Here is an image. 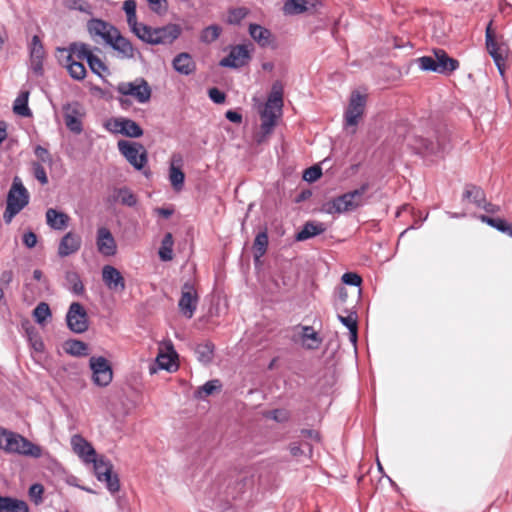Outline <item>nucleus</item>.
Segmentation results:
<instances>
[{
  "instance_id": "f257e3e1",
  "label": "nucleus",
  "mask_w": 512,
  "mask_h": 512,
  "mask_svg": "<svg viewBox=\"0 0 512 512\" xmlns=\"http://www.w3.org/2000/svg\"><path fill=\"white\" fill-rule=\"evenodd\" d=\"M0 449L6 453L40 458L42 448L24 436L0 427Z\"/></svg>"
},
{
  "instance_id": "f03ea898",
  "label": "nucleus",
  "mask_w": 512,
  "mask_h": 512,
  "mask_svg": "<svg viewBox=\"0 0 512 512\" xmlns=\"http://www.w3.org/2000/svg\"><path fill=\"white\" fill-rule=\"evenodd\" d=\"M367 189L368 185L363 184L358 189L337 196L325 202L321 207V211L330 215L353 211L363 204V195Z\"/></svg>"
},
{
  "instance_id": "7ed1b4c3",
  "label": "nucleus",
  "mask_w": 512,
  "mask_h": 512,
  "mask_svg": "<svg viewBox=\"0 0 512 512\" xmlns=\"http://www.w3.org/2000/svg\"><path fill=\"white\" fill-rule=\"evenodd\" d=\"M181 34V28L177 24L169 23L162 27H150L144 25L140 27L137 37L143 42L151 45L172 44Z\"/></svg>"
},
{
  "instance_id": "20e7f679",
  "label": "nucleus",
  "mask_w": 512,
  "mask_h": 512,
  "mask_svg": "<svg viewBox=\"0 0 512 512\" xmlns=\"http://www.w3.org/2000/svg\"><path fill=\"white\" fill-rule=\"evenodd\" d=\"M417 62L422 70L439 74H450L459 67L458 60L449 57L442 49L435 50L433 56L418 58Z\"/></svg>"
},
{
  "instance_id": "39448f33",
  "label": "nucleus",
  "mask_w": 512,
  "mask_h": 512,
  "mask_svg": "<svg viewBox=\"0 0 512 512\" xmlns=\"http://www.w3.org/2000/svg\"><path fill=\"white\" fill-rule=\"evenodd\" d=\"M119 152L136 170H142L148 162V154L145 147L138 142L120 140L117 143Z\"/></svg>"
},
{
  "instance_id": "423d86ee",
  "label": "nucleus",
  "mask_w": 512,
  "mask_h": 512,
  "mask_svg": "<svg viewBox=\"0 0 512 512\" xmlns=\"http://www.w3.org/2000/svg\"><path fill=\"white\" fill-rule=\"evenodd\" d=\"M116 91L123 96L132 97L140 104L147 103L152 94L148 82L142 77H138L131 82L118 83Z\"/></svg>"
},
{
  "instance_id": "0eeeda50",
  "label": "nucleus",
  "mask_w": 512,
  "mask_h": 512,
  "mask_svg": "<svg viewBox=\"0 0 512 512\" xmlns=\"http://www.w3.org/2000/svg\"><path fill=\"white\" fill-rule=\"evenodd\" d=\"M90 463L93 464L94 474L97 480L104 482L109 492L116 493L120 490L119 478L117 474L112 472L113 465L109 460L104 457H97L96 455Z\"/></svg>"
},
{
  "instance_id": "6e6552de",
  "label": "nucleus",
  "mask_w": 512,
  "mask_h": 512,
  "mask_svg": "<svg viewBox=\"0 0 512 512\" xmlns=\"http://www.w3.org/2000/svg\"><path fill=\"white\" fill-rule=\"evenodd\" d=\"M407 142L414 152L420 155H438L446 148L445 139L440 137L433 141L422 136H412L407 138Z\"/></svg>"
},
{
  "instance_id": "1a4fd4ad",
  "label": "nucleus",
  "mask_w": 512,
  "mask_h": 512,
  "mask_svg": "<svg viewBox=\"0 0 512 512\" xmlns=\"http://www.w3.org/2000/svg\"><path fill=\"white\" fill-rule=\"evenodd\" d=\"M492 22H490L486 28L485 43L486 48L490 56L492 57L495 65L497 66L501 75L504 73L505 60L508 53V47L505 43H498L493 35Z\"/></svg>"
},
{
  "instance_id": "9d476101",
  "label": "nucleus",
  "mask_w": 512,
  "mask_h": 512,
  "mask_svg": "<svg viewBox=\"0 0 512 512\" xmlns=\"http://www.w3.org/2000/svg\"><path fill=\"white\" fill-rule=\"evenodd\" d=\"M93 382L100 386H108L113 379V371L108 360L103 356H92L89 360Z\"/></svg>"
},
{
  "instance_id": "9b49d317",
  "label": "nucleus",
  "mask_w": 512,
  "mask_h": 512,
  "mask_svg": "<svg viewBox=\"0 0 512 512\" xmlns=\"http://www.w3.org/2000/svg\"><path fill=\"white\" fill-rule=\"evenodd\" d=\"M66 322L68 328L74 333L81 334L88 330V315L81 303H71L66 314Z\"/></svg>"
},
{
  "instance_id": "f8f14e48",
  "label": "nucleus",
  "mask_w": 512,
  "mask_h": 512,
  "mask_svg": "<svg viewBox=\"0 0 512 512\" xmlns=\"http://www.w3.org/2000/svg\"><path fill=\"white\" fill-rule=\"evenodd\" d=\"M199 297L193 284L185 282L181 289V297L178 302V308L182 315L191 319L197 310Z\"/></svg>"
},
{
  "instance_id": "ddd939ff",
  "label": "nucleus",
  "mask_w": 512,
  "mask_h": 512,
  "mask_svg": "<svg viewBox=\"0 0 512 512\" xmlns=\"http://www.w3.org/2000/svg\"><path fill=\"white\" fill-rule=\"evenodd\" d=\"M250 58V52L246 45L231 46L228 55L220 60L219 66L234 69L241 68L249 62Z\"/></svg>"
},
{
  "instance_id": "4468645a",
  "label": "nucleus",
  "mask_w": 512,
  "mask_h": 512,
  "mask_svg": "<svg viewBox=\"0 0 512 512\" xmlns=\"http://www.w3.org/2000/svg\"><path fill=\"white\" fill-rule=\"evenodd\" d=\"M87 30L93 39L99 37L108 44V42H111L114 33L117 32L118 29L107 21L92 18L87 22Z\"/></svg>"
},
{
  "instance_id": "2eb2a0df",
  "label": "nucleus",
  "mask_w": 512,
  "mask_h": 512,
  "mask_svg": "<svg viewBox=\"0 0 512 512\" xmlns=\"http://www.w3.org/2000/svg\"><path fill=\"white\" fill-rule=\"evenodd\" d=\"M365 104L366 96L358 92L352 93L349 105L345 111V122L347 126H355L358 124L364 112Z\"/></svg>"
},
{
  "instance_id": "dca6fc26",
  "label": "nucleus",
  "mask_w": 512,
  "mask_h": 512,
  "mask_svg": "<svg viewBox=\"0 0 512 512\" xmlns=\"http://www.w3.org/2000/svg\"><path fill=\"white\" fill-rule=\"evenodd\" d=\"M64 121L66 127L75 134L83 131L82 117L83 113L79 103L67 104L64 106Z\"/></svg>"
},
{
  "instance_id": "f3484780",
  "label": "nucleus",
  "mask_w": 512,
  "mask_h": 512,
  "mask_svg": "<svg viewBox=\"0 0 512 512\" xmlns=\"http://www.w3.org/2000/svg\"><path fill=\"white\" fill-rule=\"evenodd\" d=\"M102 281L113 292H123L126 288L125 279L121 272L112 265L103 266Z\"/></svg>"
},
{
  "instance_id": "a211bd4d",
  "label": "nucleus",
  "mask_w": 512,
  "mask_h": 512,
  "mask_svg": "<svg viewBox=\"0 0 512 512\" xmlns=\"http://www.w3.org/2000/svg\"><path fill=\"white\" fill-rule=\"evenodd\" d=\"M96 246L98 252L103 256L111 257L117 253L116 241L110 230L106 227L98 228L96 236Z\"/></svg>"
},
{
  "instance_id": "6ab92c4d",
  "label": "nucleus",
  "mask_w": 512,
  "mask_h": 512,
  "mask_svg": "<svg viewBox=\"0 0 512 512\" xmlns=\"http://www.w3.org/2000/svg\"><path fill=\"white\" fill-rule=\"evenodd\" d=\"M321 5V0H285L283 13L285 15H299L311 12Z\"/></svg>"
},
{
  "instance_id": "aec40b11",
  "label": "nucleus",
  "mask_w": 512,
  "mask_h": 512,
  "mask_svg": "<svg viewBox=\"0 0 512 512\" xmlns=\"http://www.w3.org/2000/svg\"><path fill=\"white\" fill-rule=\"evenodd\" d=\"M107 45L115 50L119 57L124 59L134 58L137 52L132 43L127 38L122 36L119 30L114 33L111 42H108Z\"/></svg>"
},
{
  "instance_id": "412c9836",
  "label": "nucleus",
  "mask_w": 512,
  "mask_h": 512,
  "mask_svg": "<svg viewBox=\"0 0 512 512\" xmlns=\"http://www.w3.org/2000/svg\"><path fill=\"white\" fill-rule=\"evenodd\" d=\"M71 446L74 453L85 463L93 461V457L96 456V451L93 446L79 434H75L71 437Z\"/></svg>"
},
{
  "instance_id": "4be33fe9",
  "label": "nucleus",
  "mask_w": 512,
  "mask_h": 512,
  "mask_svg": "<svg viewBox=\"0 0 512 512\" xmlns=\"http://www.w3.org/2000/svg\"><path fill=\"white\" fill-rule=\"evenodd\" d=\"M282 108H276L274 105L266 104L261 111V132L264 136L272 133L277 118L280 116Z\"/></svg>"
},
{
  "instance_id": "5701e85b",
  "label": "nucleus",
  "mask_w": 512,
  "mask_h": 512,
  "mask_svg": "<svg viewBox=\"0 0 512 512\" xmlns=\"http://www.w3.org/2000/svg\"><path fill=\"white\" fill-rule=\"evenodd\" d=\"M81 244V237L70 231L61 238L58 246V255L62 258L70 256L81 248Z\"/></svg>"
},
{
  "instance_id": "b1692460",
  "label": "nucleus",
  "mask_w": 512,
  "mask_h": 512,
  "mask_svg": "<svg viewBox=\"0 0 512 512\" xmlns=\"http://www.w3.org/2000/svg\"><path fill=\"white\" fill-rule=\"evenodd\" d=\"M57 53L59 55H72V58L75 56L78 60H88L89 56L93 53L91 52L89 45L82 42H73L68 47L57 48Z\"/></svg>"
},
{
  "instance_id": "393cba45",
  "label": "nucleus",
  "mask_w": 512,
  "mask_h": 512,
  "mask_svg": "<svg viewBox=\"0 0 512 512\" xmlns=\"http://www.w3.org/2000/svg\"><path fill=\"white\" fill-rule=\"evenodd\" d=\"M172 65L176 72L185 76L192 74L196 69V64L191 55L186 52H182L175 56Z\"/></svg>"
},
{
  "instance_id": "a878e982",
  "label": "nucleus",
  "mask_w": 512,
  "mask_h": 512,
  "mask_svg": "<svg viewBox=\"0 0 512 512\" xmlns=\"http://www.w3.org/2000/svg\"><path fill=\"white\" fill-rule=\"evenodd\" d=\"M108 202H119L124 206L134 207L137 204V197L128 187L114 188L112 195L108 198Z\"/></svg>"
},
{
  "instance_id": "bb28decb",
  "label": "nucleus",
  "mask_w": 512,
  "mask_h": 512,
  "mask_svg": "<svg viewBox=\"0 0 512 512\" xmlns=\"http://www.w3.org/2000/svg\"><path fill=\"white\" fill-rule=\"evenodd\" d=\"M61 57V55L58 56L59 62L67 68L73 79L80 81L85 78L86 68L80 61H75L72 55H66L64 60Z\"/></svg>"
},
{
  "instance_id": "cd10ccee",
  "label": "nucleus",
  "mask_w": 512,
  "mask_h": 512,
  "mask_svg": "<svg viewBox=\"0 0 512 512\" xmlns=\"http://www.w3.org/2000/svg\"><path fill=\"white\" fill-rule=\"evenodd\" d=\"M69 216L61 211L54 208H49L46 211V222L47 225L54 230H63L68 226Z\"/></svg>"
},
{
  "instance_id": "c85d7f7f",
  "label": "nucleus",
  "mask_w": 512,
  "mask_h": 512,
  "mask_svg": "<svg viewBox=\"0 0 512 512\" xmlns=\"http://www.w3.org/2000/svg\"><path fill=\"white\" fill-rule=\"evenodd\" d=\"M26 206H27L26 197H24L21 200V202L18 203L14 199L13 192L12 193H8V195H7V205H6V209L4 211V214H3V219H4L5 223L9 224L12 221V219L18 213H20V211L23 210Z\"/></svg>"
},
{
  "instance_id": "c756f323",
  "label": "nucleus",
  "mask_w": 512,
  "mask_h": 512,
  "mask_svg": "<svg viewBox=\"0 0 512 512\" xmlns=\"http://www.w3.org/2000/svg\"><path fill=\"white\" fill-rule=\"evenodd\" d=\"M325 230L326 227L323 223L309 221L303 225L301 231L296 234L295 239L297 241H305L322 234Z\"/></svg>"
},
{
  "instance_id": "7c9ffc66",
  "label": "nucleus",
  "mask_w": 512,
  "mask_h": 512,
  "mask_svg": "<svg viewBox=\"0 0 512 512\" xmlns=\"http://www.w3.org/2000/svg\"><path fill=\"white\" fill-rule=\"evenodd\" d=\"M0 512H29V507L23 500L0 495Z\"/></svg>"
},
{
  "instance_id": "2f4dec72",
  "label": "nucleus",
  "mask_w": 512,
  "mask_h": 512,
  "mask_svg": "<svg viewBox=\"0 0 512 512\" xmlns=\"http://www.w3.org/2000/svg\"><path fill=\"white\" fill-rule=\"evenodd\" d=\"M136 8L137 3L135 0H126L123 3V10L127 17L128 26L135 35L140 31V27L145 25L137 21Z\"/></svg>"
},
{
  "instance_id": "473e14b6",
  "label": "nucleus",
  "mask_w": 512,
  "mask_h": 512,
  "mask_svg": "<svg viewBox=\"0 0 512 512\" xmlns=\"http://www.w3.org/2000/svg\"><path fill=\"white\" fill-rule=\"evenodd\" d=\"M463 199L469 200L475 206L480 208L481 205H484L486 194L481 187L473 184H467L464 188Z\"/></svg>"
},
{
  "instance_id": "72a5a7b5",
  "label": "nucleus",
  "mask_w": 512,
  "mask_h": 512,
  "mask_svg": "<svg viewBox=\"0 0 512 512\" xmlns=\"http://www.w3.org/2000/svg\"><path fill=\"white\" fill-rule=\"evenodd\" d=\"M249 34L261 47H266L271 42L272 34L270 30L259 24H250Z\"/></svg>"
},
{
  "instance_id": "f704fd0d",
  "label": "nucleus",
  "mask_w": 512,
  "mask_h": 512,
  "mask_svg": "<svg viewBox=\"0 0 512 512\" xmlns=\"http://www.w3.org/2000/svg\"><path fill=\"white\" fill-rule=\"evenodd\" d=\"M65 287L74 295L81 296L85 292L81 277L76 271H67L65 273Z\"/></svg>"
},
{
  "instance_id": "c9c22d12",
  "label": "nucleus",
  "mask_w": 512,
  "mask_h": 512,
  "mask_svg": "<svg viewBox=\"0 0 512 512\" xmlns=\"http://www.w3.org/2000/svg\"><path fill=\"white\" fill-rule=\"evenodd\" d=\"M302 331L301 340L303 346L309 350L318 349L322 343V339L313 327L303 326Z\"/></svg>"
},
{
  "instance_id": "e433bc0d",
  "label": "nucleus",
  "mask_w": 512,
  "mask_h": 512,
  "mask_svg": "<svg viewBox=\"0 0 512 512\" xmlns=\"http://www.w3.org/2000/svg\"><path fill=\"white\" fill-rule=\"evenodd\" d=\"M479 219L481 222L486 223L487 225L495 228L499 232H502L512 237V224L508 223L505 219L499 217L493 218L487 215H480Z\"/></svg>"
},
{
  "instance_id": "4c0bfd02",
  "label": "nucleus",
  "mask_w": 512,
  "mask_h": 512,
  "mask_svg": "<svg viewBox=\"0 0 512 512\" xmlns=\"http://www.w3.org/2000/svg\"><path fill=\"white\" fill-rule=\"evenodd\" d=\"M64 350L67 354L75 357L87 356L89 354L88 345L81 340H68L64 344Z\"/></svg>"
},
{
  "instance_id": "58836bf2",
  "label": "nucleus",
  "mask_w": 512,
  "mask_h": 512,
  "mask_svg": "<svg viewBox=\"0 0 512 512\" xmlns=\"http://www.w3.org/2000/svg\"><path fill=\"white\" fill-rule=\"evenodd\" d=\"M185 175L180 167L175 165V157L169 167V181L175 191H181L184 186Z\"/></svg>"
},
{
  "instance_id": "ea45409f",
  "label": "nucleus",
  "mask_w": 512,
  "mask_h": 512,
  "mask_svg": "<svg viewBox=\"0 0 512 512\" xmlns=\"http://www.w3.org/2000/svg\"><path fill=\"white\" fill-rule=\"evenodd\" d=\"M214 344L211 341L200 343L195 348L197 359L203 364H209L214 355Z\"/></svg>"
},
{
  "instance_id": "a19ab883",
  "label": "nucleus",
  "mask_w": 512,
  "mask_h": 512,
  "mask_svg": "<svg viewBox=\"0 0 512 512\" xmlns=\"http://www.w3.org/2000/svg\"><path fill=\"white\" fill-rule=\"evenodd\" d=\"M174 240L171 233H166L161 241L158 254L162 261H171L173 259Z\"/></svg>"
},
{
  "instance_id": "79ce46f5",
  "label": "nucleus",
  "mask_w": 512,
  "mask_h": 512,
  "mask_svg": "<svg viewBox=\"0 0 512 512\" xmlns=\"http://www.w3.org/2000/svg\"><path fill=\"white\" fill-rule=\"evenodd\" d=\"M268 247V235L266 231L256 235L253 244L254 260L257 262L264 256Z\"/></svg>"
},
{
  "instance_id": "37998d69",
  "label": "nucleus",
  "mask_w": 512,
  "mask_h": 512,
  "mask_svg": "<svg viewBox=\"0 0 512 512\" xmlns=\"http://www.w3.org/2000/svg\"><path fill=\"white\" fill-rule=\"evenodd\" d=\"M177 358L176 352L171 349L170 353H160L157 356V363L158 366L161 369L167 370V371H173L178 368L177 363L175 362V359Z\"/></svg>"
},
{
  "instance_id": "c03bdc74",
  "label": "nucleus",
  "mask_w": 512,
  "mask_h": 512,
  "mask_svg": "<svg viewBox=\"0 0 512 512\" xmlns=\"http://www.w3.org/2000/svg\"><path fill=\"white\" fill-rule=\"evenodd\" d=\"M28 96V92H23L16 98L13 105V111L15 114L22 117H30L32 115V112L28 107Z\"/></svg>"
},
{
  "instance_id": "a18cd8bd",
  "label": "nucleus",
  "mask_w": 512,
  "mask_h": 512,
  "mask_svg": "<svg viewBox=\"0 0 512 512\" xmlns=\"http://www.w3.org/2000/svg\"><path fill=\"white\" fill-rule=\"evenodd\" d=\"M266 104L274 105L276 108L283 107V85L280 81H275Z\"/></svg>"
},
{
  "instance_id": "49530a36",
  "label": "nucleus",
  "mask_w": 512,
  "mask_h": 512,
  "mask_svg": "<svg viewBox=\"0 0 512 512\" xmlns=\"http://www.w3.org/2000/svg\"><path fill=\"white\" fill-rule=\"evenodd\" d=\"M121 134L130 138H139L143 135V129L132 119L124 118L121 126Z\"/></svg>"
},
{
  "instance_id": "de8ad7c7",
  "label": "nucleus",
  "mask_w": 512,
  "mask_h": 512,
  "mask_svg": "<svg viewBox=\"0 0 512 512\" xmlns=\"http://www.w3.org/2000/svg\"><path fill=\"white\" fill-rule=\"evenodd\" d=\"M12 192L14 195V199L18 203L21 202V200L24 197H26L27 204L29 203V198H30L29 193H28L27 189L25 188V186L23 185L22 180L18 176L14 177L12 185H11L8 193H12Z\"/></svg>"
},
{
  "instance_id": "09e8293b",
  "label": "nucleus",
  "mask_w": 512,
  "mask_h": 512,
  "mask_svg": "<svg viewBox=\"0 0 512 512\" xmlns=\"http://www.w3.org/2000/svg\"><path fill=\"white\" fill-rule=\"evenodd\" d=\"M222 32L219 25L213 24L205 27L200 34V41L205 44H211L216 41Z\"/></svg>"
},
{
  "instance_id": "8fccbe9b",
  "label": "nucleus",
  "mask_w": 512,
  "mask_h": 512,
  "mask_svg": "<svg viewBox=\"0 0 512 512\" xmlns=\"http://www.w3.org/2000/svg\"><path fill=\"white\" fill-rule=\"evenodd\" d=\"M221 382L218 379L207 381L204 385L200 386L195 393L197 398H204L213 394L215 391L221 389Z\"/></svg>"
},
{
  "instance_id": "3c124183",
  "label": "nucleus",
  "mask_w": 512,
  "mask_h": 512,
  "mask_svg": "<svg viewBox=\"0 0 512 512\" xmlns=\"http://www.w3.org/2000/svg\"><path fill=\"white\" fill-rule=\"evenodd\" d=\"M30 59H44L45 50L39 36L34 35L29 45Z\"/></svg>"
},
{
  "instance_id": "603ef678",
  "label": "nucleus",
  "mask_w": 512,
  "mask_h": 512,
  "mask_svg": "<svg viewBox=\"0 0 512 512\" xmlns=\"http://www.w3.org/2000/svg\"><path fill=\"white\" fill-rule=\"evenodd\" d=\"M248 14L249 10L246 7L231 8L228 11L227 23L230 25H239Z\"/></svg>"
},
{
  "instance_id": "864d4df0",
  "label": "nucleus",
  "mask_w": 512,
  "mask_h": 512,
  "mask_svg": "<svg viewBox=\"0 0 512 512\" xmlns=\"http://www.w3.org/2000/svg\"><path fill=\"white\" fill-rule=\"evenodd\" d=\"M33 316L37 323H44L49 317H51L49 305L45 302L39 303L33 310Z\"/></svg>"
},
{
  "instance_id": "5fc2aeb1",
  "label": "nucleus",
  "mask_w": 512,
  "mask_h": 512,
  "mask_svg": "<svg viewBox=\"0 0 512 512\" xmlns=\"http://www.w3.org/2000/svg\"><path fill=\"white\" fill-rule=\"evenodd\" d=\"M290 453L294 457H300L303 455H308L311 457L312 455V445L308 442H304L302 444L299 443H291L289 446Z\"/></svg>"
},
{
  "instance_id": "6e6d98bb",
  "label": "nucleus",
  "mask_w": 512,
  "mask_h": 512,
  "mask_svg": "<svg viewBox=\"0 0 512 512\" xmlns=\"http://www.w3.org/2000/svg\"><path fill=\"white\" fill-rule=\"evenodd\" d=\"M64 5L69 10H77L89 15L92 14L91 5L85 0H65Z\"/></svg>"
},
{
  "instance_id": "4d7b16f0",
  "label": "nucleus",
  "mask_w": 512,
  "mask_h": 512,
  "mask_svg": "<svg viewBox=\"0 0 512 512\" xmlns=\"http://www.w3.org/2000/svg\"><path fill=\"white\" fill-rule=\"evenodd\" d=\"M87 63L91 71L98 76H102V72L108 71V68L103 61L94 54L89 56Z\"/></svg>"
},
{
  "instance_id": "13d9d810",
  "label": "nucleus",
  "mask_w": 512,
  "mask_h": 512,
  "mask_svg": "<svg viewBox=\"0 0 512 512\" xmlns=\"http://www.w3.org/2000/svg\"><path fill=\"white\" fill-rule=\"evenodd\" d=\"M146 2L150 10L159 16L166 14L168 10L167 0H146Z\"/></svg>"
},
{
  "instance_id": "bf43d9fd",
  "label": "nucleus",
  "mask_w": 512,
  "mask_h": 512,
  "mask_svg": "<svg viewBox=\"0 0 512 512\" xmlns=\"http://www.w3.org/2000/svg\"><path fill=\"white\" fill-rule=\"evenodd\" d=\"M32 171L34 177L42 184L46 185L48 183V177L45 168L42 166L40 162L32 163Z\"/></svg>"
},
{
  "instance_id": "052dcab7",
  "label": "nucleus",
  "mask_w": 512,
  "mask_h": 512,
  "mask_svg": "<svg viewBox=\"0 0 512 512\" xmlns=\"http://www.w3.org/2000/svg\"><path fill=\"white\" fill-rule=\"evenodd\" d=\"M337 318L345 327L348 328V330L357 329V327H358L356 312H350L346 316L338 314Z\"/></svg>"
},
{
  "instance_id": "680f3d73",
  "label": "nucleus",
  "mask_w": 512,
  "mask_h": 512,
  "mask_svg": "<svg viewBox=\"0 0 512 512\" xmlns=\"http://www.w3.org/2000/svg\"><path fill=\"white\" fill-rule=\"evenodd\" d=\"M34 154L40 163H47V164L52 163V156H51L50 152L48 151V149H46L45 147H43L41 145L35 146Z\"/></svg>"
},
{
  "instance_id": "e2e57ef3",
  "label": "nucleus",
  "mask_w": 512,
  "mask_h": 512,
  "mask_svg": "<svg viewBox=\"0 0 512 512\" xmlns=\"http://www.w3.org/2000/svg\"><path fill=\"white\" fill-rule=\"evenodd\" d=\"M342 282L346 285L350 286H360L362 283V278L360 275L354 272H346L342 275Z\"/></svg>"
},
{
  "instance_id": "0e129e2a",
  "label": "nucleus",
  "mask_w": 512,
  "mask_h": 512,
  "mask_svg": "<svg viewBox=\"0 0 512 512\" xmlns=\"http://www.w3.org/2000/svg\"><path fill=\"white\" fill-rule=\"evenodd\" d=\"M321 175H322L321 168H319L317 166H313V167H310L305 170L303 177L308 182H314L317 179H319L321 177Z\"/></svg>"
},
{
  "instance_id": "69168bd1",
  "label": "nucleus",
  "mask_w": 512,
  "mask_h": 512,
  "mask_svg": "<svg viewBox=\"0 0 512 512\" xmlns=\"http://www.w3.org/2000/svg\"><path fill=\"white\" fill-rule=\"evenodd\" d=\"M208 96L216 104H222L226 99L225 93L215 87L208 90Z\"/></svg>"
},
{
  "instance_id": "338daca9",
  "label": "nucleus",
  "mask_w": 512,
  "mask_h": 512,
  "mask_svg": "<svg viewBox=\"0 0 512 512\" xmlns=\"http://www.w3.org/2000/svg\"><path fill=\"white\" fill-rule=\"evenodd\" d=\"M44 492V488L41 484H33L29 488V495L32 499L35 500L36 503L42 501V495Z\"/></svg>"
},
{
  "instance_id": "774afa93",
  "label": "nucleus",
  "mask_w": 512,
  "mask_h": 512,
  "mask_svg": "<svg viewBox=\"0 0 512 512\" xmlns=\"http://www.w3.org/2000/svg\"><path fill=\"white\" fill-rule=\"evenodd\" d=\"M22 242L27 248H33L37 244V236L34 232H25L22 236Z\"/></svg>"
}]
</instances>
